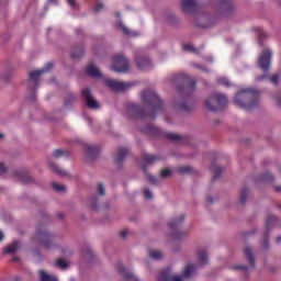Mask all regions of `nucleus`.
Returning a JSON list of instances; mask_svg holds the SVG:
<instances>
[{"label": "nucleus", "mask_w": 281, "mask_h": 281, "mask_svg": "<svg viewBox=\"0 0 281 281\" xmlns=\"http://www.w3.org/2000/svg\"><path fill=\"white\" fill-rule=\"evenodd\" d=\"M103 8H104V5L99 3V4L95 5L94 11H95V12H99V11L102 10Z\"/></svg>", "instance_id": "40"}, {"label": "nucleus", "mask_w": 281, "mask_h": 281, "mask_svg": "<svg viewBox=\"0 0 281 281\" xmlns=\"http://www.w3.org/2000/svg\"><path fill=\"white\" fill-rule=\"evenodd\" d=\"M171 176V170L170 169H165L161 171V178H168Z\"/></svg>", "instance_id": "33"}, {"label": "nucleus", "mask_w": 281, "mask_h": 281, "mask_svg": "<svg viewBox=\"0 0 281 281\" xmlns=\"http://www.w3.org/2000/svg\"><path fill=\"white\" fill-rule=\"evenodd\" d=\"M226 104L227 99L226 95H224L223 93H213L205 101V108L211 112H217L220 110H223L224 105Z\"/></svg>", "instance_id": "3"}, {"label": "nucleus", "mask_w": 281, "mask_h": 281, "mask_svg": "<svg viewBox=\"0 0 281 281\" xmlns=\"http://www.w3.org/2000/svg\"><path fill=\"white\" fill-rule=\"evenodd\" d=\"M265 78H266V76H261V77H258L257 80H258V81H261V80H263Z\"/></svg>", "instance_id": "45"}, {"label": "nucleus", "mask_w": 281, "mask_h": 281, "mask_svg": "<svg viewBox=\"0 0 281 281\" xmlns=\"http://www.w3.org/2000/svg\"><path fill=\"white\" fill-rule=\"evenodd\" d=\"M237 269H240V270H246V268H245V267H238Z\"/></svg>", "instance_id": "48"}, {"label": "nucleus", "mask_w": 281, "mask_h": 281, "mask_svg": "<svg viewBox=\"0 0 281 281\" xmlns=\"http://www.w3.org/2000/svg\"><path fill=\"white\" fill-rule=\"evenodd\" d=\"M126 155H128V149L126 148L117 149L116 158L114 160L116 162H120L123 160L124 157H126Z\"/></svg>", "instance_id": "18"}, {"label": "nucleus", "mask_w": 281, "mask_h": 281, "mask_svg": "<svg viewBox=\"0 0 281 281\" xmlns=\"http://www.w3.org/2000/svg\"><path fill=\"white\" fill-rule=\"evenodd\" d=\"M43 246H44L45 248H49V245H47L46 241H43Z\"/></svg>", "instance_id": "46"}, {"label": "nucleus", "mask_w": 281, "mask_h": 281, "mask_svg": "<svg viewBox=\"0 0 281 281\" xmlns=\"http://www.w3.org/2000/svg\"><path fill=\"white\" fill-rule=\"evenodd\" d=\"M117 271H120V273L123 274V278L126 281H138L137 277L134 276L133 272L126 270L122 265L117 266Z\"/></svg>", "instance_id": "11"}, {"label": "nucleus", "mask_w": 281, "mask_h": 281, "mask_svg": "<svg viewBox=\"0 0 281 281\" xmlns=\"http://www.w3.org/2000/svg\"><path fill=\"white\" fill-rule=\"evenodd\" d=\"M244 254L245 257H247L248 262H250V265H254V256L251 255L250 248H245Z\"/></svg>", "instance_id": "24"}, {"label": "nucleus", "mask_w": 281, "mask_h": 281, "mask_svg": "<svg viewBox=\"0 0 281 281\" xmlns=\"http://www.w3.org/2000/svg\"><path fill=\"white\" fill-rule=\"evenodd\" d=\"M48 2H50V3H56V0H48Z\"/></svg>", "instance_id": "47"}, {"label": "nucleus", "mask_w": 281, "mask_h": 281, "mask_svg": "<svg viewBox=\"0 0 281 281\" xmlns=\"http://www.w3.org/2000/svg\"><path fill=\"white\" fill-rule=\"evenodd\" d=\"M41 281H58L56 276L47 274L43 270H40Z\"/></svg>", "instance_id": "16"}, {"label": "nucleus", "mask_w": 281, "mask_h": 281, "mask_svg": "<svg viewBox=\"0 0 281 281\" xmlns=\"http://www.w3.org/2000/svg\"><path fill=\"white\" fill-rule=\"evenodd\" d=\"M182 221H184V215H181L171 223H169V228L175 229L182 223Z\"/></svg>", "instance_id": "19"}, {"label": "nucleus", "mask_w": 281, "mask_h": 281, "mask_svg": "<svg viewBox=\"0 0 281 281\" xmlns=\"http://www.w3.org/2000/svg\"><path fill=\"white\" fill-rule=\"evenodd\" d=\"M217 83H220V85H222L224 87H229L231 86L229 80H227L224 77H221L220 79H217Z\"/></svg>", "instance_id": "29"}, {"label": "nucleus", "mask_w": 281, "mask_h": 281, "mask_svg": "<svg viewBox=\"0 0 281 281\" xmlns=\"http://www.w3.org/2000/svg\"><path fill=\"white\" fill-rule=\"evenodd\" d=\"M278 106L281 109V97L277 100Z\"/></svg>", "instance_id": "43"}, {"label": "nucleus", "mask_w": 281, "mask_h": 281, "mask_svg": "<svg viewBox=\"0 0 281 281\" xmlns=\"http://www.w3.org/2000/svg\"><path fill=\"white\" fill-rule=\"evenodd\" d=\"M99 194H100V196L105 195V189H104V186H102V184H99Z\"/></svg>", "instance_id": "35"}, {"label": "nucleus", "mask_w": 281, "mask_h": 281, "mask_svg": "<svg viewBox=\"0 0 281 281\" xmlns=\"http://www.w3.org/2000/svg\"><path fill=\"white\" fill-rule=\"evenodd\" d=\"M52 189H54L55 192H65V186L58 184L57 182L52 183Z\"/></svg>", "instance_id": "26"}, {"label": "nucleus", "mask_w": 281, "mask_h": 281, "mask_svg": "<svg viewBox=\"0 0 281 281\" xmlns=\"http://www.w3.org/2000/svg\"><path fill=\"white\" fill-rule=\"evenodd\" d=\"M105 86L112 89L115 92L127 91L131 88L130 82L116 81L114 79H106Z\"/></svg>", "instance_id": "5"}, {"label": "nucleus", "mask_w": 281, "mask_h": 281, "mask_svg": "<svg viewBox=\"0 0 281 281\" xmlns=\"http://www.w3.org/2000/svg\"><path fill=\"white\" fill-rule=\"evenodd\" d=\"M144 196H145V199L150 200V199H153V192L150 190L145 189Z\"/></svg>", "instance_id": "31"}, {"label": "nucleus", "mask_w": 281, "mask_h": 281, "mask_svg": "<svg viewBox=\"0 0 281 281\" xmlns=\"http://www.w3.org/2000/svg\"><path fill=\"white\" fill-rule=\"evenodd\" d=\"M48 166L50 167V170L54 171V173H57L60 176L65 175V171L58 168L57 165H55L54 162L48 164Z\"/></svg>", "instance_id": "20"}, {"label": "nucleus", "mask_w": 281, "mask_h": 281, "mask_svg": "<svg viewBox=\"0 0 281 281\" xmlns=\"http://www.w3.org/2000/svg\"><path fill=\"white\" fill-rule=\"evenodd\" d=\"M53 156H54L55 158L61 157V156H64V150H61V149H55V151L53 153Z\"/></svg>", "instance_id": "32"}, {"label": "nucleus", "mask_w": 281, "mask_h": 281, "mask_svg": "<svg viewBox=\"0 0 281 281\" xmlns=\"http://www.w3.org/2000/svg\"><path fill=\"white\" fill-rule=\"evenodd\" d=\"M166 138L172 142H178L179 139H181V136H179L178 134H166Z\"/></svg>", "instance_id": "28"}, {"label": "nucleus", "mask_w": 281, "mask_h": 281, "mask_svg": "<svg viewBox=\"0 0 281 281\" xmlns=\"http://www.w3.org/2000/svg\"><path fill=\"white\" fill-rule=\"evenodd\" d=\"M20 249V243L13 241L10 246H7L4 254H15Z\"/></svg>", "instance_id": "14"}, {"label": "nucleus", "mask_w": 281, "mask_h": 281, "mask_svg": "<svg viewBox=\"0 0 281 281\" xmlns=\"http://www.w3.org/2000/svg\"><path fill=\"white\" fill-rule=\"evenodd\" d=\"M195 273V266L190 263L186 267L184 274H171L170 270H165L160 273L158 281H184V279H191Z\"/></svg>", "instance_id": "2"}, {"label": "nucleus", "mask_w": 281, "mask_h": 281, "mask_svg": "<svg viewBox=\"0 0 281 281\" xmlns=\"http://www.w3.org/2000/svg\"><path fill=\"white\" fill-rule=\"evenodd\" d=\"M117 29L123 31V34H126L127 36H131V37L139 36V33L128 30V27L124 26L123 24L117 25Z\"/></svg>", "instance_id": "15"}, {"label": "nucleus", "mask_w": 281, "mask_h": 281, "mask_svg": "<svg viewBox=\"0 0 281 281\" xmlns=\"http://www.w3.org/2000/svg\"><path fill=\"white\" fill-rule=\"evenodd\" d=\"M136 66L138 69H142V70L153 69V63L148 60V58L146 57L136 58Z\"/></svg>", "instance_id": "10"}, {"label": "nucleus", "mask_w": 281, "mask_h": 281, "mask_svg": "<svg viewBox=\"0 0 281 281\" xmlns=\"http://www.w3.org/2000/svg\"><path fill=\"white\" fill-rule=\"evenodd\" d=\"M42 241H50V237L46 233L40 234Z\"/></svg>", "instance_id": "34"}, {"label": "nucleus", "mask_w": 281, "mask_h": 281, "mask_svg": "<svg viewBox=\"0 0 281 281\" xmlns=\"http://www.w3.org/2000/svg\"><path fill=\"white\" fill-rule=\"evenodd\" d=\"M271 64V50L265 49L262 50L261 55H259L258 66L262 71L267 72L269 66Z\"/></svg>", "instance_id": "6"}, {"label": "nucleus", "mask_w": 281, "mask_h": 281, "mask_svg": "<svg viewBox=\"0 0 281 281\" xmlns=\"http://www.w3.org/2000/svg\"><path fill=\"white\" fill-rule=\"evenodd\" d=\"M2 239H4V234L0 232V241H2Z\"/></svg>", "instance_id": "44"}, {"label": "nucleus", "mask_w": 281, "mask_h": 281, "mask_svg": "<svg viewBox=\"0 0 281 281\" xmlns=\"http://www.w3.org/2000/svg\"><path fill=\"white\" fill-rule=\"evenodd\" d=\"M209 262V256L205 250L199 251V266H204Z\"/></svg>", "instance_id": "17"}, {"label": "nucleus", "mask_w": 281, "mask_h": 281, "mask_svg": "<svg viewBox=\"0 0 281 281\" xmlns=\"http://www.w3.org/2000/svg\"><path fill=\"white\" fill-rule=\"evenodd\" d=\"M130 69L128 59L124 58L122 55L114 56V63L112 70L115 72H127Z\"/></svg>", "instance_id": "4"}, {"label": "nucleus", "mask_w": 281, "mask_h": 281, "mask_svg": "<svg viewBox=\"0 0 281 281\" xmlns=\"http://www.w3.org/2000/svg\"><path fill=\"white\" fill-rule=\"evenodd\" d=\"M142 100H144L145 102L150 103V105H154V106H160L161 105L160 99H158V95L155 94L153 91L142 92Z\"/></svg>", "instance_id": "7"}, {"label": "nucleus", "mask_w": 281, "mask_h": 281, "mask_svg": "<svg viewBox=\"0 0 281 281\" xmlns=\"http://www.w3.org/2000/svg\"><path fill=\"white\" fill-rule=\"evenodd\" d=\"M55 266H57L61 270H65L69 267V263L67 261H63L61 259H57V261H55Z\"/></svg>", "instance_id": "25"}, {"label": "nucleus", "mask_w": 281, "mask_h": 281, "mask_svg": "<svg viewBox=\"0 0 281 281\" xmlns=\"http://www.w3.org/2000/svg\"><path fill=\"white\" fill-rule=\"evenodd\" d=\"M181 8L184 13L191 12L194 9V0H182Z\"/></svg>", "instance_id": "12"}, {"label": "nucleus", "mask_w": 281, "mask_h": 281, "mask_svg": "<svg viewBox=\"0 0 281 281\" xmlns=\"http://www.w3.org/2000/svg\"><path fill=\"white\" fill-rule=\"evenodd\" d=\"M82 98H85L86 102L88 103V108L92 110H98L100 108L99 102L92 98L89 89L82 90Z\"/></svg>", "instance_id": "9"}, {"label": "nucleus", "mask_w": 281, "mask_h": 281, "mask_svg": "<svg viewBox=\"0 0 281 281\" xmlns=\"http://www.w3.org/2000/svg\"><path fill=\"white\" fill-rule=\"evenodd\" d=\"M87 72H88L89 77H93V78L101 77L99 68L97 66H94V65L88 66Z\"/></svg>", "instance_id": "13"}, {"label": "nucleus", "mask_w": 281, "mask_h": 281, "mask_svg": "<svg viewBox=\"0 0 281 281\" xmlns=\"http://www.w3.org/2000/svg\"><path fill=\"white\" fill-rule=\"evenodd\" d=\"M147 180L148 182H150L151 184H155L157 182V180L155 179L154 176H147Z\"/></svg>", "instance_id": "38"}, {"label": "nucleus", "mask_w": 281, "mask_h": 281, "mask_svg": "<svg viewBox=\"0 0 281 281\" xmlns=\"http://www.w3.org/2000/svg\"><path fill=\"white\" fill-rule=\"evenodd\" d=\"M52 67H53L52 63H48L41 70H34L33 72L30 74V81L33 82L34 85H36L40 77L43 76L46 72H49Z\"/></svg>", "instance_id": "8"}, {"label": "nucleus", "mask_w": 281, "mask_h": 281, "mask_svg": "<svg viewBox=\"0 0 281 281\" xmlns=\"http://www.w3.org/2000/svg\"><path fill=\"white\" fill-rule=\"evenodd\" d=\"M248 196V189L244 188L240 191V203L244 204Z\"/></svg>", "instance_id": "27"}, {"label": "nucleus", "mask_w": 281, "mask_h": 281, "mask_svg": "<svg viewBox=\"0 0 281 281\" xmlns=\"http://www.w3.org/2000/svg\"><path fill=\"white\" fill-rule=\"evenodd\" d=\"M281 241V237H278V243H280Z\"/></svg>", "instance_id": "51"}, {"label": "nucleus", "mask_w": 281, "mask_h": 281, "mask_svg": "<svg viewBox=\"0 0 281 281\" xmlns=\"http://www.w3.org/2000/svg\"><path fill=\"white\" fill-rule=\"evenodd\" d=\"M128 235V231H123L121 232V238H126V236Z\"/></svg>", "instance_id": "41"}, {"label": "nucleus", "mask_w": 281, "mask_h": 281, "mask_svg": "<svg viewBox=\"0 0 281 281\" xmlns=\"http://www.w3.org/2000/svg\"><path fill=\"white\" fill-rule=\"evenodd\" d=\"M277 191H278V192H281V188H277Z\"/></svg>", "instance_id": "50"}, {"label": "nucleus", "mask_w": 281, "mask_h": 281, "mask_svg": "<svg viewBox=\"0 0 281 281\" xmlns=\"http://www.w3.org/2000/svg\"><path fill=\"white\" fill-rule=\"evenodd\" d=\"M7 171L8 169L4 167V165L0 164V176H3Z\"/></svg>", "instance_id": "37"}, {"label": "nucleus", "mask_w": 281, "mask_h": 281, "mask_svg": "<svg viewBox=\"0 0 281 281\" xmlns=\"http://www.w3.org/2000/svg\"><path fill=\"white\" fill-rule=\"evenodd\" d=\"M128 112L134 115V117H137L139 115V106L138 105H130Z\"/></svg>", "instance_id": "23"}, {"label": "nucleus", "mask_w": 281, "mask_h": 281, "mask_svg": "<svg viewBox=\"0 0 281 281\" xmlns=\"http://www.w3.org/2000/svg\"><path fill=\"white\" fill-rule=\"evenodd\" d=\"M149 256H150V258L154 259V260H159V259L164 258V254H161V252L158 251V250L150 251V252H149Z\"/></svg>", "instance_id": "22"}, {"label": "nucleus", "mask_w": 281, "mask_h": 281, "mask_svg": "<svg viewBox=\"0 0 281 281\" xmlns=\"http://www.w3.org/2000/svg\"><path fill=\"white\" fill-rule=\"evenodd\" d=\"M258 91L252 89H244L235 95L234 102L238 108L247 111L252 110L258 104Z\"/></svg>", "instance_id": "1"}, {"label": "nucleus", "mask_w": 281, "mask_h": 281, "mask_svg": "<svg viewBox=\"0 0 281 281\" xmlns=\"http://www.w3.org/2000/svg\"><path fill=\"white\" fill-rule=\"evenodd\" d=\"M183 49L184 52L195 53V48L191 44H184Z\"/></svg>", "instance_id": "30"}, {"label": "nucleus", "mask_w": 281, "mask_h": 281, "mask_svg": "<svg viewBox=\"0 0 281 281\" xmlns=\"http://www.w3.org/2000/svg\"><path fill=\"white\" fill-rule=\"evenodd\" d=\"M270 81L272 82V85H278L279 82V76L278 75H274L271 77Z\"/></svg>", "instance_id": "36"}, {"label": "nucleus", "mask_w": 281, "mask_h": 281, "mask_svg": "<svg viewBox=\"0 0 281 281\" xmlns=\"http://www.w3.org/2000/svg\"><path fill=\"white\" fill-rule=\"evenodd\" d=\"M4 138V135L0 134V139Z\"/></svg>", "instance_id": "49"}, {"label": "nucleus", "mask_w": 281, "mask_h": 281, "mask_svg": "<svg viewBox=\"0 0 281 281\" xmlns=\"http://www.w3.org/2000/svg\"><path fill=\"white\" fill-rule=\"evenodd\" d=\"M69 7L74 8L75 7V1L74 0H68Z\"/></svg>", "instance_id": "42"}, {"label": "nucleus", "mask_w": 281, "mask_h": 281, "mask_svg": "<svg viewBox=\"0 0 281 281\" xmlns=\"http://www.w3.org/2000/svg\"><path fill=\"white\" fill-rule=\"evenodd\" d=\"M156 160H158V157L157 156H154V155H145L144 156V161L145 164H154Z\"/></svg>", "instance_id": "21"}, {"label": "nucleus", "mask_w": 281, "mask_h": 281, "mask_svg": "<svg viewBox=\"0 0 281 281\" xmlns=\"http://www.w3.org/2000/svg\"><path fill=\"white\" fill-rule=\"evenodd\" d=\"M189 172H191V168L189 167H184L181 169V173H189Z\"/></svg>", "instance_id": "39"}]
</instances>
